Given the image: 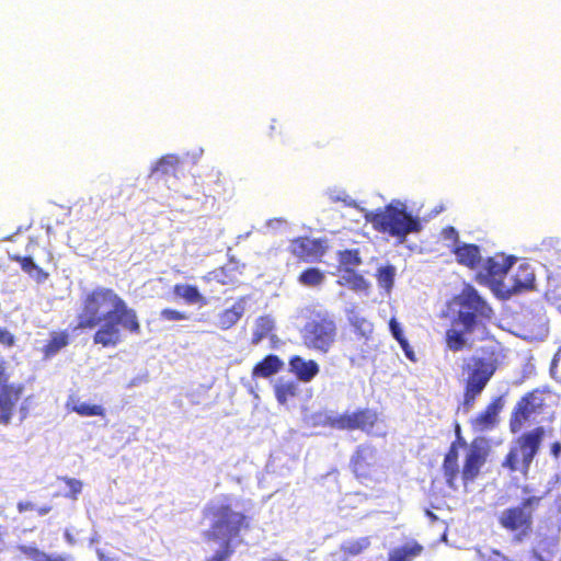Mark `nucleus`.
Wrapping results in <instances>:
<instances>
[{
    "instance_id": "obj_22",
    "label": "nucleus",
    "mask_w": 561,
    "mask_h": 561,
    "mask_svg": "<svg viewBox=\"0 0 561 561\" xmlns=\"http://www.w3.org/2000/svg\"><path fill=\"white\" fill-rule=\"evenodd\" d=\"M274 392L279 404L285 405L287 401L298 393V383L293 379L278 378L274 385Z\"/></svg>"
},
{
    "instance_id": "obj_9",
    "label": "nucleus",
    "mask_w": 561,
    "mask_h": 561,
    "mask_svg": "<svg viewBox=\"0 0 561 561\" xmlns=\"http://www.w3.org/2000/svg\"><path fill=\"white\" fill-rule=\"evenodd\" d=\"M535 280L534 268L528 263H522L514 274L507 278V282H499V294L504 298H510L525 289L533 288Z\"/></svg>"
},
{
    "instance_id": "obj_42",
    "label": "nucleus",
    "mask_w": 561,
    "mask_h": 561,
    "mask_svg": "<svg viewBox=\"0 0 561 561\" xmlns=\"http://www.w3.org/2000/svg\"><path fill=\"white\" fill-rule=\"evenodd\" d=\"M161 319L165 321H182V320H188L190 317L187 313L178 311L174 309L165 308L160 312Z\"/></svg>"
},
{
    "instance_id": "obj_34",
    "label": "nucleus",
    "mask_w": 561,
    "mask_h": 561,
    "mask_svg": "<svg viewBox=\"0 0 561 561\" xmlns=\"http://www.w3.org/2000/svg\"><path fill=\"white\" fill-rule=\"evenodd\" d=\"M71 410L81 416L104 415V408L102 405L91 404L79 400L72 402Z\"/></svg>"
},
{
    "instance_id": "obj_10",
    "label": "nucleus",
    "mask_w": 561,
    "mask_h": 561,
    "mask_svg": "<svg viewBox=\"0 0 561 561\" xmlns=\"http://www.w3.org/2000/svg\"><path fill=\"white\" fill-rule=\"evenodd\" d=\"M515 262L514 256L495 255L488 257L482 265L480 276L486 278L493 290L499 294V282H507L505 277Z\"/></svg>"
},
{
    "instance_id": "obj_4",
    "label": "nucleus",
    "mask_w": 561,
    "mask_h": 561,
    "mask_svg": "<svg viewBox=\"0 0 561 561\" xmlns=\"http://www.w3.org/2000/svg\"><path fill=\"white\" fill-rule=\"evenodd\" d=\"M337 328L334 317L324 309L309 311L300 330L304 344L317 352L328 353L336 339Z\"/></svg>"
},
{
    "instance_id": "obj_7",
    "label": "nucleus",
    "mask_w": 561,
    "mask_h": 561,
    "mask_svg": "<svg viewBox=\"0 0 561 561\" xmlns=\"http://www.w3.org/2000/svg\"><path fill=\"white\" fill-rule=\"evenodd\" d=\"M539 502L540 497L528 496L518 505L501 511L497 516L500 526L511 533L515 541L522 542L531 533L533 515Z\"/></svg>"
},
{
    "instance_id": "obj_54",
    "label": "nucleus",
    "mask_w": 561,
    "mask_h": 561,
    "mask_svg": "<svg viewBox=\"0 0 561 561\" xmlns=\"http://www.w3.org/2000/svg\"><path fill=\"white\" fill-rule=\"evenodd\" d=\"M274 222H280L279 219H273L267 222L268 226H272Z\"/></svg>"
},
{
    "instance_id": "obj_41",
    "label": "nucleus",
    "mask_w": 561,
    "mask_h": 561,
    "mask_svg": "<svg viewBox=\"0 0 561 561\" xmlns=\"http://www.w3.org/2000/svg\"><path fill=\"white\" fill-rule=\"evenodd\" d=\"M481 392V390H474L472 387L466 385L465 398L461 408L463 412L467 413L472 409L477 397L480 396Z\"/></svg>"
},
{
    "instance_id": "obj_8",
    "label": "nucleus",
    "mask_w": 561,
    "mask_h": 561,
    "mask_svg": "<svg viewBox=\"0 0 561 561\" xmlns=\"http://www.w3.org/2000/svg\"><path fill=\"white\" fill-rule=\"evenodd\" d=\"M543 427H536L524 433L516 439L503 461V467L511 471H520L526 473L537 455L543 439Z\"/></svg>"
},
{
    "instance_id": "obj_16",
    "label": "nucleus",
    "mask_w": 561,
    "mask_h": 561,
    "mask_svg": "<svg viewBox=\"0 0 561 561\" xmlns=\"http://www.w3.org/2000/svg\"><path fill=\"white\" fill-rule=\"evenodd\" d=\"M376 460V450L368 445H360L357 447L355 454L351 459V467L353 472L358 477H366L367 469L374 465Z\"/></svg>"
},
{
    "instance_id": "obj_46",
    "label": "nucleus",
    "mask_w": 561,
    "mask_h": 561,
    "mask_svg": "<svg viewBox=\"0 0 561 561\" xmlns=\"http://www.w3.org/2000/svg\"><path fill=\"white\" fill-rule=\"evenodd\" d=\"M14 335L5 329L0 328V343L12 346L14 344Z\"/></svg>"
},
{
    "instance_id": "obj_51",
    "label": "nucleus",
    "mask_w": 561,
    "mask_h": 561,
    "mask_svg": "<svg viewBox=\"0 0 561 561\" xmlns=\"http://www.w3.org/2000/svg\"><path fill=\"white\" fill-rule=\"evenodd\" d=\"M262 561H288L286 559H283L278 554H272V556H268L266 558H263Z\"/></svg>"
},
{
    "instance_id": "obj_31",
    "label": "nucleus",
    "mask_w": 561,
    "mask_h": 561,
    "mask_svg": "<svg viewBox=\"0 0 561 561\" xmlns=\"http://www.w3.org/2000/svg\"><path fill=\"white\" fill-rule=\"evenodd\" d=\"M339 283L348 286L355 291H365L369 286L364 276L356 273L353 268H345L344 273L340 276Z\"/></svg>"
},
{
    "instance_id": "obj_21",
    "label": "nucleus",
    "mask_w": 561,
    "mask_h": 561,
    "mask_svg": "<svg viewBox=\"0 0 561 561\" xmlns=\"http://www.w3.org/2000/svg\"><path fill=\"white\" fill-rule=\"evenodd\" d=\"M443 470L446 483L448 484L449 488L456 490L458 488L456 484V480L458 479L459 476V466L458 451L454 445L450 447V449L445 456Z\"/></svg>"
},
{
    "instance_id": "obj_30",
    "label": "nucleus",
    "mask_w": 561,
    "mask_h": 561,
    "mask_svg": "<svg viewBox=\"0 0 561 561\" xmlns=\"http://www.w3.org/2000/svg\"><path fill=\"white\" fill-rule=\"evenodd\" d=\"M12 260L19 262L22 270L37 283H44L47 279L48 274L44 272V270L39 267L31 256L16 255Z\"/></svg>"
},
{
    "instance_id": "obj_29",
    "label": "nucleus",
    "mask_w": 561,
    "mask_h": 561,
    "mask_svg": "<svg viewBox=\"0 0 561 561\" xmlns=\"http://www.w3.org/2000/svg\"><path fill=\"white\" fill-rule=\"evenodd\" d=\"M472 331H465L461 325H456V320L453 322V327L446 332V342L449 350L458 352L462 350L467 344L466 333Z\"/></svg>"
},
{
    "instance_id": "obj_50",
    "label": "nucleus",
    "mask_w": 561,
    "mask_h": 561,
    "mask_svg": "<svg viewBox=\"0 0 561 561\" xmlns=\"http://www.w3.org/2000/svg\"><path fill=\"white\" fill-rule=\"evenodd\" d=\"M559 356H560V354H559V353H558V354H556V355H554V357H553V359H552V362H551L550 371H551V374H552V375H554V374H556V369H557L558 362H559Z\"/></svg>"
},
{
    "instance_id": "obj_47",
    "label": "nucleus",
    "mask_w": 561,
    "mask_h": 561,
    "mask_svg": "<svg viewBox=\"0 0 561 561\" xmlns=\"http://www.w3.org/2000/svg\"><path fill=\"white\" fill-rule=\"evenodd\" d=\"M204 149L202 147L195 148L192 151H188L186 156L191 159L193 163H197L203 157Z\"/></svg>"
},
{
    "instance_id": "obj_28",
    "label": "nucleus",
    "mask_w": 561,
    "mask_h": 561,
    "mask_svg": "<svg viewBox=\"0 0 561 561\" xmlns=\"http://www.w3.org/2000/svg\"><path fill=\"white\" fill-rule=\"evenodd\" d=\"M275 321L270 316H262L255 320L251 343L259 345L274 330Z\"/></svg>"
},
{
    "instance_id": "obj_35",
    "label": "nucleus",
    "mask_w": 561,
    "mask_h": 561,
    "mask_svg": "<svg viewBox=\"0 0 561 561\" xmlns=\"http://www.w3.org/2000/svg\"><path fill=\"white\" fill-rule=\"evenodd\" d=\"M68 344V335L66 333H55L44 347L46 357L56 355L62 347Z\"/></svg>"
},
{
    "instance_id": "obj_48",
    "label": "nucleus",
    "mask_w": 561,
    "mask_h": 561,
    "mask_svg": "<svg viewBox=\"0 0 561 561\" xmlns=\"http://www.w3.org/2000/svg\"><path fill=\"white\" fill-rule=\"evenodd\" d=\"M404 355L410 359V360H415V356H414V352L412 350V347L410 346L409 342L407 341V344H400Z\"/></svg>"
},
{
    "instance_id": "obj_55",
    "label": "nucleus",
    "mask_w": 561,
    "mask_h": 561,
    "mask_svg": "<svg viewBox=\"0 0 561 561\" xmlns=\"http://www.w3.org/2000/svg\"><path fill=\"white\" fill-rule=\"evenodd\" d=\"M250 234H251V232L249 231L247 233H243V236H239V239H241V238H249Z\"/></svg>"
},
{
    "instance_id": "obj_1",
    "label": "nucleus",
    "mask_w": 561,
    "mask_h": 561,
    "mask_svg": "<svg viewBox=\"0 0 561 561\" xmlns=\"http://www.w3.org/2000/svg\"><path fill=\"white\" fill-rule=\"evenodd\" d=\"M78 320L79 329H93L99 325L93 342L103 347L116 346L122 342L121 329L135 334L140 332L136 311L114 290L105 287H96L85 293Z\"/></svg>"
},
{
    "instance_id": "obj_38",
    "label": "nucleus",
    "mask_w": 561,
    "mask_h": 561,
    "mask_svg": "<svg viewBox=\"0 0 561 561\" xmlns=\"http://www.w3.org/2000/svg\"><path fill=\"white\" fill-rule=\"evenodd\" d=\"M339 262L345 268H352L353 266L359 265L362 263L359 251L353 249L339 252Z\"/></svg>"
},
{
    "instance_id": "obj_13",
    "label": "nucleus",
    "mask_w": 561,
    "mask_h": 561,
    "mask_svg": "<svg viewBox=\"0 0 561 561\" xmlns=\"http://www.w3.org/2000/svg\"><path fill=\"white\" fill-rule=\"evenodd\" d=\"M247 302V297H241L230 308L220 311L216 314L215 325L221 330L232 328L244 314Z\"/></svg>"
},
{
    "instance_id": "obj_33",
    "label": "nucleus",
    "mask_w": 561,
    "mask_h": 561,
    "mask_svg": "<svg viewBox=\"0 0 561 561\" xmlns=\"http://www.w3.org/2000/svg\"><path fill=\"white\" fill-rule=\"evenodd\" d=\"M396 273L397 268L391 264L380 266L377 270L378 285L381 288H383L387 293H390L393 287Z\"/></svg>"
},
{
    "instance_id": "obj_36",
    "label": "nucleus",
    "mask_w": 561,
    "mask_h": 561,
    "mask_svg": "<svg viewBox=\"0 0 561 561\" xmlns=\"http://www.w3.org/2000/svg\"><path fill=\"white\" fill-rule=\"evenodd\" d=\"M325 194L333 203L342 202L345 206L358 208L356 201H354L346 191L341 187H329Z\"/></svg>"
},
{
    "instance_id": "obj_58",
    "label": "nucleus",
    "mask_w": 561,
    "mask_h": 561,
    "mask_svg": "<svg viewBox=\"0 0 561 561\" xmlns=\"http://www.w3.org/2000/svg\"><path fill=\"white\" fill-rule=\"evenodd\" d=\"M49 561H66V560H65V559H62V558H56V559H54V560H49Z\"/></svg>"
},
{
    "instance_id": "obj_18",
    "label": "nucleus",
    "mask_w": 561,
    "mask_h": 561,
    "mask_svg": "<svg viewBox=\"0 0 561 561\" xmlns=\"http://www.w3.org/2000/svg\"><path fill=\"white\" fill-rule=\"evenodd\" d=\"M424 547L414 539L392 548L388 552V561H414L422 554Z\"/></svg>"
},
{
    "instance_id": "obj_27",
    "label": "nucleus",
    "mask_w": 561,
    "mask_h": 561,
    "mask_svg": "<svg viewBox=\"0 0 561 561\" xmlns=\"http://www.w3.org/2000/svg\"><path fill=\"white\" fill-rule=\"evenodd\" d=\"M180 159L175 154H165L160 158L151 169V176H163L175 174Z\"/></svg>"
},
{
    "instance_id": "obj_52",
    "label": "nucleus",
    "mask_w": 561,
    "mask_h": 561,
    "mask_svg": "<svg viewBox=\"0 0 561 561\" xmlns=\"http://www.w3.org/2000/svg\"><path fill=\"white\" fill-rule=\"evenodd\" d=\"M531 561H546L539 553L537 550H534V556L531 558Z\"/></svg>"
},
{
    "instance_id": "obj_11",
    "label": "nucleus",
    "mask_w": 561,
    "mask_h": 561,
    "mask_svg": "<svg viewBox=\"0 0 561 561\" xmlns=\"http://www.w3.org/2000/svg\"><path fill=\"white\" fill-rule=\"evenodd\" d=\"M486 454L488 447L485 440L482 438L474 439L468 449L462 469L461 478L465 483L474 480L478 476L481 467L485 462Z\"/></svg>"
},
{
    "instance_id": "obj_43",
    "label": "nucleus",
    "mask_w": 561,
    "mask_h": 561,
    "mask_svg": "<svg viewBox=\"0 0 561 561\" xmlns=\"http://www.w3.org/2000/svg\"><path fill=\"white\" fill-rule=\"evenodd\" d=\"M389 330H390L391 335L393 336V339L399 344H407L408 340L403 335V330L401 328V324L394 318H392L389 321Z\"/></svg>"
},
{
    "instance_id": "obj_3",
    "label": "nucleus",
    "mask_w": 561,
    "mask_h": 561,
    "mask_svg": "<svg viewBox=\"0 0 561 561\" xmlns=\"http://www.w3.org/2000/svg\"><path fill=\"white\" fill-rule=\"evenodd\" d=\"M364 211V218L373 228L396 238L399 243H404L411 233H419L423 226L421 218L409 210L408 205L400 199H392L382 208Z\"/></svg>"
},
{
    "instance_id": "obj_24",
    "label": "nucleus",
    "mask_w": 561,
    "mask_h": 561,
    "mask_svg": "<svg viewBox=\"0 0 561 561\" xmlns=\"http://www.w3.org/2000/svg\"><path fill=\"white\" fill-rule=\"evenodd\" d=\"M173 294L185 300L188 305H206L205 297L201 294L195 285L176 284L173 288Z\"/></svg>"
},
{
    "instance_id": "obj_45",
    "label": "nucleus",
    "mask_w": 561,
    "mask_h": 561,
    "mask_svg": "<svg viewBox=\"0 0 561 561\" xmlns=\"http://www.w3.org/2000/svg\"><path fill=\"white\" fill-rule=\"evenodd\" d=\"M67 484L69 486V492L72 497H76L78 493L82 490V483L77 479H67Z\"/></svg>"
},
{
    "instance_id": "obj_53",
    "label": "nucleus",
    "mask_w": 561,
    "mask_h": 561,
    "mask_svg": "<svg viewBox=\"0 0 561 561\" xmlns=\"http://www.w3.org/2000/svg\"><path fill=\"white\" fill-rule=\"evenodd\" d=\"M48 512H49V508H48V507H44V508H41L39 514H41V515H45V514H47Z\"/></svg>"
},
{
    "instance_id": "obj_37",
    "label": "nucleus",
    "mask_w": 561,
    "mask_h": 561,
    "mask_svg": "<svg viewBox=\"0 0 561 561\" xmlns=\"http://www.w3.org/2000/svg\"><path fill=\"white\" fill-rule=\"evenodd\" d=\"M324 279V274L317 267L305 270L300 276L299 282L306 286H317Z\"/></svg>"
},
{
    "instance_id": "obj_44",
    "label": "nucleus",
    "mask_w": 561,
    "mask_h": 561,
    "mask_svg": "<svg viewBox=\"0 0 561 561\" xmlns=\"http://www.w3.org/2000/svg\"><path fill=\"white\" fill-rule=\"evenodd\" d=\"M442 237L444 241L451 243L450 245H453V249L456 247L457 243H461L459 241L458 231L451 226L443 229Z\"/></svg>"
},
{
    "instance_id": "obj_59",
    "label": "nucleus",
    "mask_w": 561,
    "mask_h": 561,
    "mask_svg": "<svg viewBox=\"0 0 561 561\" xmlns=\"http://www.w3.org/2000/svg\"><path fill=\"white\" fill-rule=\"evenodd\" d=\"M66 537H67L68 540H71V537H70V535L68 533L66 534Z\"/></svg>"
},
{
    "instance_id": "obj_56",
    "label": "nucleus",
    "mask_w": 561,
    "mask_h": 561,
    "mask_svg": "<svg viewBox=\"0 0 561 561\" xmlns=\"http://www.w3.org/2000/svg\"><path fill=\"white\" fill-rule=\"evenodd\" d=\"M24 508H25V505H23L22 503H20V504H19V510H20V512L24 511Z\"/></svg>"
},
{
    "instance_id": "obj_40",
    "label": "nucleus",
    "mask_w": 561,
    "mask_h": 561,
    "mask_svg": "<svg viewBox=\"0 0 561 561\" xmlns=\"http://www.w3.org/2000/svg\"><path fill=\"white\" fill-rule=\"evenodd\" d=\"M19 550L24 556H26L28 559H31L33 561H49L50 560L48 554H46L45 552L38 550L34 546H25V545H23V546L19 547Z\"/></svg>"
},
{
    "instance_id": "obj_17",
    "label": "nucleus",
    "mask_w": 561,
    "mask_h": 561,
    "mask_svg": "<svg viewBox=\"0 0 561 561\" xmlns=\"http://www.w3.org/2000/svg\"><path fill=\"white\" fill-rule=\"evenodd\" d=\"M504 407L503 398L499 397L493 400L486 409L481 412L473 421V427L476 431L484 432L492 428L496 421L497 415Z\"/></svg>"
},
{
    "instance_id": "obj_49",
    "label": "nucleus",
    "mask_w": 561,
    "mask_h": 561,
    "mask_svg": "<svg viewBox=\"0 0 561 561\" xmlns=\"http://www.w3.org/2000/svg\"><path fill=\"white\" fill-rule=\"evenodd\" d=\"M550 453L554 458H558L561 455V443L554 442L551 445Z\"/></svg>"
},
{
    "instance_id": "obj_14",
    "label": "nucleus",
    "mask_w": 561,
    "mask_h": 561,
    "mask_svg": "<svg viewBox=\"0 0 561 561\" xmlns=\"http://www.w3.org/2000/svg\"><path fill=\"white\" fill-rule=\"evenodd\" d=\"M289 370L298 380L310 382L320 371L318 363L313 359H305L295 355L289 359Z\"/></svg>"
},
{
    "instance_id": "obj_20",
    "label": "nucleus",
    "mask_w": 561,
    "mask_h": 561,
    "mask_svg": "<svg viewBox=\"0 0 561 561\" xmlns=\"http://www.w3.org/2000/svg\"><path fill=\"white\" fill-rule=\"evenodd\" d=\"M345 313L354 331L360 336L368 339L373 333L374 325L363 316L362 311L356 306H351L345 309Z\"/></svg>"
},
{
    "instance_id": "obj_6",
    "label": "nucleus",
    "mask_w": 561,
    "mask_h": 561,
    "mask_svg": "<svg viewBox=\"0 0 561 561\" xmlns=\"http://www.w3.org/2000/svg\"><path fill=\"white\" fill-rule=\"evenodd\" d=\"M501 363V351L496 345L479 348L465 364L466 385L483 391Z\"/></svg>"
},
{
    "instance_id": "obj_57",
    "label": "nucleus",
    "mask_w": 561,
    "mask_h": 561,
    "mask_svg": "<svg viewBox=\"0 0 561 561\" xmlns=\"http://www.w3.org/2000/svg\"><path fill=\"white\" fill-rule=\"evenodd\" d=\"M134 386H137V382L135 379L130 382L129 387H134Z\"/></svg>"
},
{
    "instance_id": "obj_26",
    "label": "nucleus",
    "mask_w": 561,
    "mask_h": 561,
    "mask_svg": "<svg viewBox=\"0 0 561 561\" xmlns=\"http://www.w3.org/2000/svg\"><path fill=\"white\" fill-rule=\"evenodd\" d=\"M321 243L310 239H298L291 243L293 253L301 259H309L320 253Z\"/></svg>"
},
{
    "instance_id": "obj_2",
    "label": "nucleus",
    "mask_w": 561,
    "mask_h": 561,
    "mask_svg": "<svg viewBox=\"0 0 561 561\" xmlns=\"http://www.w3.org/2000/svg\"><path fill=\"white\" fill-rule=\"evenodd\" d=\"M206 516L211 522L209 539L218 542L220 548L205 561H228L234 552L233 543L241 529L248 527V518L221 501L213 502L206 510Z\"/></svg>"
},
{
    "instance_id": "obj_39",
    "label": "nucleus",
    "mask_w": 561,
    "mask_h": 561,
    "mask_svg": "<svg viewBox=\"0 0 561 561\" xmlns=\"http://www.w3.org/2000/svg\"><path fill=\"white\" fill-rule=\"evenodd\" d=\"M370 545V541L367 537H362L358 539H353L345 541L342 545V549L352 556L359 554L363 550H365Z\"/></svg>"
},
{
    "instance_id": "obj_5",
    "label": "nucleus",
    "mask_w": 561,
    "mask_h": 561,
    "mask_svg": "<svg viewBox=\"0 0 561 561\" xmlns=\"http://www.w3.org/2000/svg\"><path fill=\"white\" fill-rule=\"evenodd\" d=\"M455 305L458 307L456 325H461L465 331L484 329L485 321L492 317L491 307L470 285L456 297Z\"/></svg>"
},
{
    "instance_id": "obj_12",
    "label": "nucleus",
    "mask_w": 561,
    "mask_h": 561,
    "mask_svg": "<svg viewBox=\"0 0 561 561\" xmlns=\"http://www.w3.org/2000/svg\"><path fill=\"white\" fill-rule=\"evenodd\" d=\"M543 399L540 393L531 392L523 397L517 403L511 420L510 426L512 432L516 433L520 431L524 422L529 420L533 414L537 413L538 410L541 409Z\"/></svg>"
},
{
    "instance_id": "obj_23",
    "label": "nucleus",
    "mask_w": 561,
    "mask_h": 561,
    "mask_svg": "<svg viewBox=\"0 0 561 561\" xmlns=\"http://www.w3.org/2000/svg\"><path fill=\"white\" fill-rule=\"evenodd\" d=\"M283 365L284 363L277 355L270 354L254 366L253 376L263 378L271 377L278 373Z\"/></svg>"
},
{
    "instance_id": "obj_15",
    "label": "nucleus",
    "mask_w": 561,
    "mask_h": 561,
    "mask_svg": "<svg viewBox=\"0 0 561 561\" xmlns=\"http://www.w3.org/2000/svg\"><path fill=\"white\" fill-rule=\"evenodd\" d=\"M20 398L19 389L0 382V423L8 425L12 417V410Z\"/></svg>"
},
{
    "instance_id": "obj_19",
    "label": "nucleus",
    "mask_w": 561,
    "mask_h": 561,
    "mask_svg": "<svg viewBox=\"0 0 561 561\" xmlns=\"http://www.w3.org/2000/svg\"><path fill=\"white\" fill-rule=\"evenodd\" d=\"M458 263L474 268L481 262L480 248L471 243H457L453 249Z\"/></svg>"
},
{
    "instance_id": "obj_25",
    "label": "nucleus",
    "mask_w": 561,
    "mask_h": 561,
    "mask_svg": "<svg viewBox=\"0 0 561 561\" xmlns=\"http://www.w3.org/2000/svg\"><path fill=\"white\" fill-rule=\"evenodd\" d=\"M352 430L369 432L377 421V414L373 410L363 409L350 413Z\"/></svg>"
},
{
    "instance_id": "obj_32",
    "label": "nucleus",
    "mask_w": 561,
    "mask_h": 561,
    "mask_svg": "<svg viewBox=\"0 0 561 561\" xmlns=\"http://www.w3.org/2000/svg\"><path fill=\"white\" fill-rule=\"evenodd\" d=\"M322 424L336 430L352 431L350 413L337 414L333 411L327 412L323 415Z\"/></svg>"
}]
</instances>
